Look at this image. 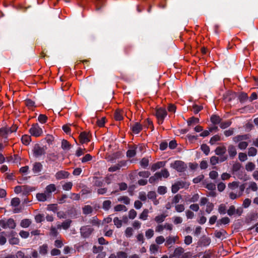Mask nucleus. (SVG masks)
I'll use <instances>...</instances> for the list:
<instances>
[{"label": "nucleus", "mask_w": 258, "mask_h": 258, "mask_svg": "<svg viewBox=\"0 0 258 258\" xmlns=\"http://www.w3.org/2000/svg\"><path fill=\"white\" fill-rule=\"evenodd\" d=\"M169 175L167 169H163L160 172H157L153 176H151L149 179V182L152 184L156 183L159 180H161L162 177L167 178Z\"/></svg>", "instance_id": "1"}, {"label": "nucleus", "mask_w": 258, "mask_h": 258, "mask_svg": "<svg viewBox=\"0 0 258 258\" xmlns=\"http://www.w3.org/2000/svg\"><path fill=\"white\" fill-rule=\"evenodd\" d=\"M154 114L158 119V123L160 124L163 122L165 117L167 115V112L165 108L160 107L156 109Z\"/></svg>", "instance_id": "2"}, {"label": "nucleus", "mask_w": 258, "mask_h": 258, "mask_svg": "<svg viewBox=\"0 0 258 258\" xmlns=\"http://www.w3.org/2000/svg\"><path fill=\"white\" fill-rule=\"evenodd\" d=\"M30 134L35 137H38L42 135L43 131L38 123L33 124L29 129Z\"/></svg>", "instance_id": "3"}, {"label": "nucleus", "mask_w": 258, "mask_h": 258, "mask_svg": "<svg viewBox=\"0 0 258 258\" xmlns=\"http://www.w3.org/2000/svg\"><path fill=\"white\" fill-rule=\"evenodd\" d=\"M171 167L180 172L184 171L187 168L184 162L180 160L174 161L173 163L171 164Z\"/></svg>", "instance_id": "4"}, {"label": "nucleus", "mask_w": 258, "mask_h": 258, "mask_svg": "<svg viewBox=\"0 0 258 258\" xmlns=\"http://www.w3.org/2000/svg\"><path fill=\"white\" fill-rule=\"evenodd\" d=\"M0 225L4 229L7 228L15 229L16 226V224L13 219L9 218L7 220H1L0 221Z\"/></svg>", "instance_id": "5"}, {"label": "nucleus", "mask_w": 258, "mask_h": 258, "mask_svg": "<svg viewBox=\"0 0 258 258\" xmlns=\"http://www.w3.org/2000/svg\"><path fill=\"white\" fill-rule=\"evenodd\" d=\"M93 231L94 229L89 226H82L80 228L81 235L84 238H88Z\"/></svg>", "instance_id": "6"}, {"label": "nucleus", "mask_w": 258, "mask_h": 258, "mask_svg": "<svg viewBox=\"0 0 258 258\" xmlns=\"http://www.w3.org/2000/svg\"><path fill=\"white\" fill-rule=\"evenodd\" d=\"M33 155L35 157L37 158L45 153V150L43 147H40L39 144H36L35 145L33 149Z\"/></svg>", "instance_id": "7"}, {"label": "nucleus", "mask_w": 258, "mask_h": 258, "mask_svg": "<svg viewBox=\"0 0 258 258\" xmlns=\"http://www.w3.org/2000/svg\"><path fill=\"white\" fill-rule=\"evenodd\" d=\"M211 238L206 235L202 236L198 241V245L199 246H208L211 243Z\"/></svg>", "instance_id": "8"}, {"label": "nucleus", "mask_w": 258, "mask_h": 258, "mask_svg": "<svg viewBox=\"0 0 258 258\" xmlns=\"http://www.w3.org/2000/svg\"><path fill=\"white\" fill-rule=\"evenodd\" d=\"M184 249L181 247H178L176 248L174 251V255L176 256L177 257L180 258L181 256L182 257H186V255L189 254V252L184 253Z\"/></svg>", "instance_id": "9"}, {"label": "nucleus", "mask_w": 258, "mask_h": 258, "mask_svg": "<svg viewBox=\"0 0 258 258\" xmlns=\"http://www.w3.org/2000/svg\"><path fill=\"white\" fill-rule=\"evenodd\" d=\"M70 173L64 170H60L57 172L55 175V177L57 180L66 179L69 177Z\"/></svg>", "instance_id": "10"}, {"label": "nucleus", "mask_w": 258, "mask_h": 258, "mask_svg": "<svg viewBox=\"0 0 258 258\" xmlns=\"http://www.w3.org/2000/svg\"><path fill=\"white\" fill-rule=\"evenodd\" d=\"M92 2L95 5V11L97 12L101 11L105 5L104 0H92Z\"/></svg>", "instance_id": "11"}, {"label": "nucleus", "mask_w": 258, "mask_h": 258, "mask_svg": "<svg viewBox=\"0 0 258 258\" xmlns=\"http://www.w3.org/2000/svg\"><path fill=\"white\" fill-rule=\"evenodd\" d=\"M132 132L135 134H138L143 129V125L139 122H136L131 126Z\"/></svg>", "instance_id": "12"}, {"label": "nucleus", "mask_w": 258, "mask_h": 258, "mask_svg": "<svg viewBox=\"0 0 258 258\" xmlns=\"http://www.w3.org/2000/svg\"><path fill=\"white\" fill-rule=\"evenodd\" d=\"M68 214L72 218H76L80 212L75 207H71L68 210Z\"/></svg>", "instance_id": "13"}, {"label": "nucleus", "mask_w": 258, "mask_h": 258, "mask_svg": "<svg viewBox=\"0 0 258 258\" xmlns=\"http://www.w3.org/2000/svg\"><path fill=\"white\" fill-rule=\"evenodd\" d=\"M227 234V233L226 230L224 229H221L220 231L215 230L214 232V236L219 239H223L224 238H226V235Z\"/></svg>", "instance_id": "14"}, {"label": "nucleus", "mask_w": 258, "mask_h": 258, "mask_svg": "<svg viewBox=\"0 0 258 258\" xmlns=\"http://www.w3.org/2000/svg\"><path fill=\"white\" fill-rule=\"evenodd\" d=\"M80 142L81 144L88 143L90 141L88 138V134L85 132H83L79 135Z\"/></svg>", "instance_id": "15"}, {"label": "nucleus", "mask_w": 258, "mask_h": 258, "mask_svg": "<svg viewBox=\"0 0 258 258\" xmlns=\"http://www.w3.org/2000/svg\"><path fill=\"white\" fill-rule=\"evenodd\" d=\"M43 168V166L40 162H35L33 164L32 170L34 173H40Z\"/></svg>", "instance_id": "16"}, {"label": "nucleus", "mask_w": 258, "mask_h": 258, "mask_svg": "<svg viewBox=\"0 0 258 258\" xmlns=\"http://www.w3.org/2000/svg\"><path fill=\"white\" fill-rule=\"evenodd\" d=\"M36 197L38 201L40 202H45L47 201L48 198H50L48 197V195L45 191L44 193L37 194Z\"/></svg>", "instance_id": "17"}, {"label": "nucleus", "mask_w": 258, "mask_h": 258, "mask_svg": "<svg viewBox=\"0 0 258 258\" xmlns=\"http://www.w3.org/2000/svg\"><path fill=\"white\" fill-rule=\"evenodd\" d=\"M55 190V185L54 184H50L46 186L45 192L48 195V197H50L51 192L54 191Z\"/></svg>", "instance_id": "18"}, {"label": "nucleus", "mask_w": 258, "mask_h": 258, "mask_svg": "<svg viewBox=\"0 0 258 258\" xmlns=\"http://www.w3.org/2000/svg\"><path fill=\"white\" fill-rule=\"evenodd\" d=\"M215 154L218 156L224 155L226 152V148L224 146H218L215 150Z\"/></svg>", "instance_id": "19"}, {"label": "nucleus", "mask_w": 258, "mask_h": 258, "mask_svg": "<svg viewBox=\"0 0 258 258\" xmlns=\"http://www.w3.org/2000/svg\"><path fill=\"white\" fill-rule=\"evenodd\" d=\"M200 120L198 118L192 116L190 117L187 120V123L188 126H192L199 123Z\"/></svg>", "instance_id": "20"}, {"label": "nucleus", "mask_w": 258, "mask_h": 258, "mask_svg": "<svg viewBox=\"0 0 258 258\" xmlns=\"http://www.w3.org/2000/svg\"><path fill=\"white\" fill-rule=\"evenodd\" d=\"M34 190L35 188L34 187L28 185H25L23 186V194L25 196H27L30 192Z\"/></svg>", "instance_id": "21"}, {"label": "nucleus", "mask_w": 258, "mask_h": 258, "mask_svg": "<svg viewBox=\"0 0 258 258\" xmlns=\"http://www.w3.org/2000/svg\"><path fill=\"white\" fill-rule=\"evenodd\" d=\"M0 137L4 139V142H7L8 137L7 127H2L0 128Z\"/></svg>", "instance_id": "22"}, {"label": "nucleus", "mask_w": 258, "mask_h": 258, "mask_svg": "<svg viewBox=\"0 0 258 258\" xmlns=\"http://www.w3.org/2000/svg\"><path fill=\"white\" fill-rule=\"evenodd\" d=\"M164 163L163 162H161V161L158 162L156 163L153 164L152 165V166L151 167V170L152 171L154 172L156 170H157V169L160 168L161 167L164 166Z\"/></svg>", "instance_id": "23"}, {"label": "nucleus", "mask_w": 258, "mask_h": 258, "mask_svg": "<svg viewBox=\"0 0 258 258\" xmlns=\"http://www.w3.org/2000/svg\"><path fill=\"white\" fill-rule=\"evenodd\" d=\"M228 152L231 157H234L237 154L236 148L233 145L229 146L228 148Z\"/></svg>", "instance_id": "24"}, {"label": "nucleus", "mask_w": 258, "mask_h": 258, "mask_svg": "<svg viewBox=\"0 0 258 258\" xmlns=\"http://www.w3.org/2000/svg\"><path fill=\"white\" fill-rule=\"evenodd\" d=\"M39 253L42 255H45L47 253L48 245L47 244H44L39 247Z\"/></svg>", "instance_id": "25"}, {"label": "nucleus", "mask_w": 258, "mask_h": 258, "mask_svg": "<svg viewBox=\"0 0 258 258\" xmlns=\"http://www.w3.org/2000/svg\"><path fill=\"white\" fill-rule=\"evenodd\" d=\"M222 119L217 115H212L211 117V121L214 124H219Z\"/></svg>", "instance_id": "26"}, {"label": "nucleus", "mask_w": 258, "mask_h": 258, "mask_svg": "<svg viewBox=\"0 0 258 258\" xmlns=\"http://www.w3.org/2000/svg\"><path fill=\"white\" fill-rule=\"evenodd\" d=\"M114 117L117 121H120L122 120L123 116L121 110L119 109L116 110L114 112Z\"/></svg>", "instance_id": "27"}, {"label": "nucleus", "mask_w": 258, "mask_h": 258, "mask_svg": "<svg viewBox=\"0 0 258 258\" xmlns=\"http://www.w3.org/2000/svg\"><path fill=\"white\" fill-rule=\"evenodd\" d=\"M31 140V137L29 135H25L22 137L21 141L25 145H28Z\"/></svg>", "instance_id": "28"}, {"label": "nucleus", "mask_w": 258, "mask_h": 258, "mask_svg": "<svg viewBox=\"0 0 258 258\" xmlns=\"http://www.w3.org/2000/svg\"><path fill=\"white\" fill-rule=\"evenodd\" d=\"M93 208L90 205H86L83 208V213L84 214L88 215L93 212Z\"/></svg>", "instance_id": "29"}, {"label": "nucleus", "mask_w": 258, "mask_h": 258, "mask_svg": "<svg viewBox=\"0 0 258 258\" xmlns=\"http://www.w3.org/2000/svg\"><path fill=\"white\" fill-rule=\"evenodd\" d=\"M58 159V156L54 153H49L47 155V159L48 161L54 162Z\"/></svg>", "instance_id": "30"}, {"label": "nucleus", "mask_w": 258, "mask_h": 258, "mask_svg": "<svg viewBox=\"0 0 258 258\" xmlns=\"http://www.w3.org/2000/svg\"><path fill=\"white\" fill-rule=\"evenodd\" d=\"M111 207V202L110 200L104 201L103 202L102 208L105 211H108Z\"/></svg>", "instance_id": "31"}, {"label": "nucleus", "mask_w": 258, "mask_h": 258, "mask_svg": "<svg viewBox=\"0 0 258 258\" xmlns=\"http://www.w3.org/2000/svg\"><path fill=\"white\" fill-rule=\"evenodd\" d=\"M248 95L247 93L244 92H241L238 96V99L241 103L244 102L248 99Z\"/></svg>", "instance_id": "32"}, {"label": "nucleus", "mask_w": 258, "mask_h": 258, "mask_svg": "<svg viewBox=\"0 0 258 258\" xmlns=\"http://www.w3.org/2000/svg\"><path fill=\"white\" fill-rule=\"evenodd\" d=\"M31 223V221L30 219H25L21 221L20 225L23 228L28 227Z\"/></svg>", "instance_id": "33"}, {"label": "nucleus", "mask_w": 258, "mask_h": 258, "mask_svg": "<svg viewBox=\"0 0 258 258\" xmlns=\"http://www.w3.org/2000/svg\"><path fill=\"white\" fill-rule=\"evenodd\" d=\"M25 105L30 108L31 107H35V103L34 101H33V100H32L31 99H26L25 101Z\"/></svg>", "instance_id": "34"}, {"label": "nucleus", "mask_w": 258, "mask_h": 258, "mask_svg": "<svg viewBox=\"0 0 258 258\" xmlns=\"http://www.w3.org/2000/svg\"><path fill=\"white\" fill-rule=\"evenodd\" d=\"M71 145L66 140H62L61 141V148L63 150H69L70 149Z\"/></svg>", "instance_id": "35"}, {"label": "nucleus", "mask_w": 258, "mask_h": 258, "mask_svg": "<svg viewBox=\"0 0 258 258\" xmlns=\"http://www.w3.org/2000/svg\"><path fill=\"white\" fill-rule=\"evenodd\" d=\"M167 216V215L164 214H161L160 215L157 216L155 218V221L158 223H162L165 220V219Z\"/></svg>", "instance_id": "36"}, {"label": "nucleus", "mask_w": 258, "mask_h": 258, "mask_svg": "<svg viewBox=\"0 0 258 258\" xmlns=\"http://www.w3.org/2000/svg\"><path fill=\"white\" fill-rule=\"evenodd\" d=\"M201 149L206 155H208L210 151L209 147L206 144H202L201 146Z\"/></svg>", "instance_id": "37"}, {"label": "nucleus", "mask_w": 258, "mask_h": 258, "mask_svg": "<svg viewBox=\"0 0 258 258\" xmlns=\"http://www.w3.org/2000/svg\"><path fill=\"white\" fill-rule=\"evenodd\" d=\"M149 160L144 157L142 159L141 161H140V165L143 168H147V167L149 165Z\"/></svg>", "instance_id": "38"}, {"label": "nucleus", "mask_w": 258, "mask_h": 258, "mask_svg": "<svg viewBox=\"0 0 258 258\" xmlns=\"http://www.w3.org/2000/svg\"><path fill=\"white\" fill-rule=\"evenodd\" d=\"M118 202H122L125 205H128L130 203V199L127 196H122L118 198Z\"/></svg>", "instance_id": "39"}, {"label": "nucleus", "mask_w": 258, "mask_h": 258, "mask_svg": "<svg viewBox=\"0 0 258 258\" xmlns=\"http://www.w3.org/2000/svg\"><path fill=\"white\" fill-rule=\"evenodd\" d=\"M114 211L116 212H119L121 211H126L127 208L126 207L123 205H117L114 208Z\"/></svg>", "instance_id": "40"}, {"label": "nucleus", "mask_w": 258, "mask_h": 258, "mask_svg": "<svg viewBox=\"0 0 258 258\" xmlns=\"http://www.w3.org/2000/svg\"><path fill=\"white\" fill-rule=\"evenodd\" d=\"M218 212L220 214L224 215L226 213V206L225 205L222 204L219 206Z\"/></svg>", "instance_id": "41"}, {"label": "nucleus", "mask_w": 258, "mask_h": 258, "mask_svg": "<svg viewBox=\"0 0 258 258\" xmlns=\"http://www.w3.org/2000/svg\"><path fill=\"white\" fill-rule=\"evenodd\" d=\"M71 223V220H67L61 223V227L64 230H67L70 227Z\"/></svg>", "instance_id": "42"}, {"label": "nucleus", "mask_w": 258, "mask_h": 258, "mask_svg": "<svg viewBox=\"0 0 258 258\" xmlns=\"http://www.w3.org/2000/svg\"><path fill=\"white\" fill-rule=\"evenodd\" d=\"M138 174L140 177L143 178H148L150 176L151 173L148 171H142L138 172Z\"/></svg>", "instance_id": "43"}, {"label": "nucleus", "mask_w": 258, "mask_h": 258, "mask_svg": "<svg viewBox=\"0 0 258 258\" xmlns=\"http://www.w3.org/2000/svg\"><path fill=\"white\" fill-rule=\"evenodd\" d=\"M144 126L146 128H149L150 126H152V131L154 130L153 122L150 118H147L144 121Z\"/></svg>", "instance_id": "44"}, {"label": "nucleus", "mask_w": 258, "mask_h": 258, "mask_svg": "<svg viewBox=\"0 0 258 258\" xmlns=\"http://www.w3.org/2000/svg\"><path fill=\"white\" fill-rule=\"evenodd\" d=\"M220 137L218 135H216L211 138L209 143L211 145H214L216 143V142L220 141Z\"/></svg>", "instance_id": "45"}, {"label": "nucleus", "mask_w": 258, "mask_h": 258, "mask_svg": "<svg viewBox=\"0 0 258 258\" xmlns=\"http://www.w3.org/2000/svg\"><path fill=\"white\" fill-rule=\"evenodd\" d=\"M149 213V211L148 209H144L142 213L140 215V219L143 220H145L147 219L148 217V214Z\"/></svg>", "instance_id": "46"}, {"label": "nucleus", "mask_w": 258, "mask_h": 258, "mask_svg": "<svg viewBox=\"0 0 258 258\" xmlns=\"http://www.w3.org/2000/svg\"><path fill=\"white\" fill-rule=\"evenodd\" d=\"M16 258H31V256L25 255L24 253L21 251H18L15 255Z\"/></svg>", "instance_id": "47"}, {"label": "nucleus", "mask_w": 258, "mask_h": 258, "mask_svg": "<svg viewBox=\"0 0 258 258\" xmlns=\"http://www.w3.org/2000/svg\"><path fill=\"white\" fill-rule=\"evenodd\" d=\"M255 165L251 162H248L245 166V169L247 171H251L254 169Z\"/></svg>", "instance_id": "48"}, {"label": "nucleus", "mask_w": 258, "mask_h": 258, "mask_svg": "<svg viewBox=\"0 0 258 258\" xmlns=\"http://www.w3.org/2000/svg\"><path fill=\"white\" fill-rule=\"evenodd\" d=\"M11 205L13 207H17L20 203V200L19 198H13L11 200Z\"/></svg>", "instance_id": "49"}, {"label": "nucleus", "mask_w": 258, "mask_h": 258, "mask_svg": "<svg viewBox=\"0 0 258 258\" xmlns=\"http://www.w3.org/2000/svg\"><path fill=\"white\" fill-rule=\"evenodd\" d=\"M257 154V150L254 147H250L248 149V155L249 156H254Z\"/></svg>", "instance_id": "50"}, {"label": "nucleus", "mask_w": 258, "mask_h": 258, "mask_svg": "<svg viewBox=\"0 0 258 258\" xmlns=\"http://www.w3.org/2000/svg\"><path fill=\"white\" fill-rule=\"evenodd\" d=\"M47 120V117L42 114H40L38 117V120L41 123H44Z\"/></svg>", "instance_id": "51"}, {"label": "nucleus", "mask_w": 258, "mask_h": 258, "mask_svg": "<svg viewBox=\"0 0 258 258\" xmlns=\"http://www.w3.org/2000/svg\"><path fill=\"white\" fill-rule=\"evenodd\" d=\"M136 154V149H130L126 152V156L128 158L134 157Z\"/></svg>", "instance_id": "52"}, {"label": "nucleus", "mask_w": 258, "mask_h": 258, "mask_svg": "<svg viewBox=\"0 0 258 258\" xmlns=\"http://www.w3.org/2000/svg\"><path fill=\"white\" fill-rule=\"evenodd\" d=\"M219 163V158L218 157H216L215 156H213L210 158V163L212 165H215Z\"/></svg>", "instance_id": "53"}, {"label": "nucleus", "mask_w": 258, "mask_h": 258, "mask_svg": "<svg viewBox=\"0 0 258 258\" xmlns=\"http://www.w3.org/2000/svg\"><path fill=\"white\" fill-rule=\"evenodd\" d=\"M73 183L71 182H68L65 183L62 185V189L65 190H70L72 189Z\"/></svg>", "instance_id": "54"}, {"label": "nucleus", "mask_w": 258, "mask_h": 258, "mask_svg": "<svg viewBox=\"0 0 258 258\" xmlns=\"http://www.w3.org/2000/svg\"><path fill=\"white\" fill-rule=\"evenodd\" d=\"M231 124V122L230 121H226L224 122H221L220 123V127L222 129H225L229 127Z\"/></svg>", "instance_id": "55"}, {"label": "nucleus", "mask_w": 258, "mask_h": 258, "mask_svg": "<svg viewBox=\"0 0 258 258\" xmlns=\"http://www.w3.org/2000/svg\"><path fill=\"white\" fill-rule=\"evenodd\" d=\"M157 191L160 195H164L167 192V188L164 186H159L158 188Z\"/></svg>", "instance_id": "56"}, {"label": "nucleus", "mask_w": 258, "mask_h": 258, "mask_svg": "<svg viewBox=\"0 0 258 258\" xmlns=\"http://www.w3.org/2000/svg\"><path fill=\"white\" fill-rule=\"evenodd\" d=\"M113 222L114 225L117 228H120L122 226V221L118 219V217H115L113 219Z\"/></svg>", "instance_id": "57"}, {"label": "nucleus", "mask_w": 258, "mask_h": 258, "mask_svg": "<svg viewBox=\"0 0 258 258\" xmlns=\"http://www.w3.org/2000/svg\"><path fill=\"white\" fill-rule=\"evenodd\" d=\"M182 199V196L180 194L175 195L172 199V204H177L179 202V200Z\"/></svg>", "instance_id": "58"}, {"label": "nucleus", "mask_w": 258, "mask_h": 258, "mask_svg": "<svg viewBox=\"0 0 258 258\" xmlns=\"http://www.w3.org/2000/svg\"><path fill=\"white\" fill-rule=\"evenodd\" d=\"M175 242V239L174 237L169 236L166 238V241L165 245L167 246Z\"/></svg>", "instance_id": "59"}, {"label": "nucleus", "mask_w": 258, "mask_h": 258, "mask_svg": "<svg viewBox=\"0 0 258 258\" xmlns=\"http://www.w3.org/2000/svg\"><path fill=\"white\" fill-rule=\"evenodd\" d=\"M92 159V156L89 154H87L85 155V156L81 159V161L82 163H86L88 161L91 160Z\"/></svg>", "instance_id": "60"}, {"label": "nucleus", "mask_w": 258, "mask_h": 258, "mask_svg": "<svg viewBox=\"0 0 258 258\" xmlns=\"http://www.w3.org/2000/svg\"><path fill=\"white\" fill-rule=\"evenodd\" d=\"M133 229L131 227H127L125 231V235L127 237H131L133 235Z\"/></svg>", "instance_id": "61"}, {"label": "nucleus", "mask_w": 258, "mask_h": 258, "mask_svg": "<svg viewBox=\"0 0 258 258\" xmlns=\"http://www.w3.org/2000/svg\"><path fill=\"white\" fill-rule=\"evenodd\" d=\"M156 194L154 191H150L147 194L148 199L154 200L156 199Z\"/></svg>", "instance_id": "62"}, {"label": "nucleus", "mask_w": 258, "mask_h": 258, "mask_svg": "<svg viewBox=\"0 0 258 258\" xmlns=\"http://www.w3.org/2000/svg\"><path fill=\"white\" fill-rule=\"evenodd\" d=\"M236 209L234 206H231L227 210V214L229 216H231L235 213Z\"/></svg>", "instance_id": "63"}, {"label": "nucleus", "mask_w": 258, "mask_h": 258, "mask_svg": "<svg viewBox=\"0 0 258 258\" xmlns=\"http://www.w3.org/2000/svg\"><path fill=\"white\" fill-rule=\"evenodd\" d=\"M117 258H127V254L125 252L119 251L116 253Z\"/></svg>", "instance_id": "64"}]
</instances>
